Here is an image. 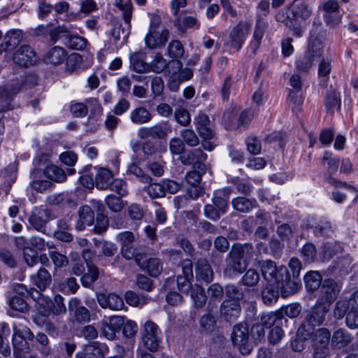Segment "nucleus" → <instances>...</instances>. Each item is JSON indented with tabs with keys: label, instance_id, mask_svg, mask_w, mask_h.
<instances>
[{
	"label": "nucleus",
	"instance_id": "obj_1",
	"mask_svg": "<svg viewBox=\"0 0 358 358\" xmlns=\"http://www.w3.org/2000/svg\"><path fill=\"white\" fill-rule=\"evenodd\" d=\"M312 13L313 9L307 3L296 1L292 2L285 10H280L276 14L275 19L292 30L294 36L301 37L303 35V30L297 22L299 20H306L308 19Z\"/></svg>",
	"mask_w": 358,
	"mask_h": 358
},
{
	"label": "nucleus",
	"instance_id": "obj_2",
	"mask_svg": "<svg viewBox=\"0 0 358 358\" xmlns=\"http://www.w3.org/2000/svg\"><path fill=\"white\" fill-rule=\"evenodd\" d=\"M231 193V189L229 187L215 192L211 203L206 204L203 207L204 216L213 222L218 221L221 216L228 211Z\"/></svg>",
	"mask_w": 358,
	"mask_h": 358
},
{
	"label": "nucleus",
	"instance_id": "obj_3",
	"mask_svg": "<svg viewBox=\"0 0 358 358\" xmlns=\"http://www.w3.org/2000/svg\"><path fill=\"white\" fill-rule=\"evenodd\" d=\"M34 334L27 327H14L13 345L16 358L22 357L34 350Z\"/></svg>",
	"mask_w": 358,
	"mask_h": 358
},
{
	"label": "nucleus",
	"instance_id": "obj_4",
	"mask_svg": "<svg viewBox=\"0 0 358 358\" xmlns=\"http://www.w3.org/2000/svg\"><path fill=\"white\" fill-rule=\"evenodd\" d=\"M250 331L246 324L239 323L235 325L231 333L233 344L237 346L241 354L249 355L252 346L249 342Z\"/></svg>",
	"mask_w": 358,
	"mask_h": 358
},
{
	"label": "nucleus",
	"instance_id": "obj_5",
	"mask_svg": "<svg viewBox=\"0 0 358 358\" xmlns=\"http://www.w3.org/2000/svg\"><path fill=\"white\" fill-rule=\"evenodd\" d=\"M161 331L154 322L148 320L145 322L142 331V341L145 347L152 352L158 350L162 342Z\"/></svg>",
	"mask_w": 358,
	"mask_h": 358
},
{
	"label": "nucleus",
	"instance_id": "obj_6",
	"mask_svg": "<svg viewBox=\"0 0 358 358\" xmlns=\"http://www.w3.org/2000/svg\"><path fill=\"white\" fill-rule=\"evenodd\" d=\"M161 24L160 17L157 15H153L150 20V30L145 36V41L147 46L151 49L155 48L159 45H164L168 41L169 31L166 29H164L158 38H155V34H158L157 29Z\"/></svg>",
	"mask_w": 358,
	"mask_h": 358
},
{
	"label": "nucleus",
	"instance_id": "obj_7",
	"mask_svg": "<svg viewBox=\"0 0 358 358\" xmlns=\"http://www.w3.org/2000/svg\"><path fill=\"white\" fill-rule=\"evenodd\" d=\"M24 80L17 79L8 85L0 86V112L13 109L11 103L14 96L22 90Z\"/></svg>",
	"mask_w": 358,
	"mask_h": 358
},
{
	"label": "nucleus",
	"instance_id": "obj_8",
	"mask_svg": "<svg viewBox=\"0 0 358 358\" xmlns=\"http://www.w3.org/2000/svg\"><path fill=\"white\" fill-rule=\"evenodd\" d=\"M259 267L263 278L268 282H276L280 278L287 276V268L285 266H277L275 262L272 260H263L259 262Z\"/></svg>",
	"mask_w": 358,
	"mask_h": 358
},
{
	"label": "nucleus",
	"instance_id": "obj_9",
	"mask_svg": "<svg viewBox=\"0 0 358 358\" xmlns=\"http://www.w3.org/2000/svg\"><path fill=\"white\" fill-rule=\"evenodd\" d=\"M172 131L169 122H164L156 124L149 127H141L138 130V136L141 139H147L149 138L153 139H166L169 134Z\"/></svg>",
	"mask_w": 358,
	"mask_h": 358
},
{
	"label": "nucleus",
	"instance_id": "obj_10",
	"mask_svg": "<svg viewBox=\"0 0 358 358\" xmlns=\"http://www.w3.org/2000/svg\"><path fill=\"white\" fill-rule=\"evenodd\" d=\"M224 274L229 277L243 273L248 267V262L237 255L231 250L226 258Z\"/></svg>",
	"mask_w": 358,
	"mask_h": 358
},
{
	"label": "nucleus",
	"instance_id": "obj_11",
	"mask_svg": "<svg viewBox=\"0 0 358 358\" xmlns=\"http://www.w3.org/2000/svg\"><path fill=\"white\" fill-rule=\"evenodd\" d=\"M137 265L141 269L154 278L157 277L163 270V264L161 259L150 257L146 253H144L143 256H138Z\"/></svg>",
	"mask_w": 358,
	"mask_h": 358
},
{
	"label": "nucleus",
	"instance_id": "obj_12",
	"mask_svg": "<svg viewBox=\"0 0 358 358\" xmlns=\"http://www.w3.org/2000/svg\"><path fill=\"white\" fill-rule=\"evenodd\" d=\"M250 29V25L246 22H240L235 26L229 34V43L231 47L239 51L249 34Z\"/></svg>",
	"mask_w": 358,
	"mask_h": 358
},
{
	"label": "nucleus",
	"instance_id": "obj_13",
	"mask_svg": "<svg viewBox=\"0 0 358 358\" xmlns=\"http://www.w3.org/2000/svg\"><path fill=\"white\" fill-rule=\"evenodd\" d=\"M320 24L313 22V29L310 30V38L307 52L310 53L315 59H318L323 52L322 40L324 35L319 31Z\"/></svg>",
	"mask_w": 358,
	"mask_h": 358
},
{
	"label": "nucleus",
	"instance_id": "obj_14",
	"mask_svg": "<svg viewBox=\"0 0 358 358\" xmlns=\"http://www.w3.org/2000/svg\"><path fill=\"white\" fill-rule=\"evenodd\" d=\"M322 163L327 162V171L324 174V180L336 187H341L343 186H347L346 182H343L341 180H336L333 178L332 176L337 172L340 160L338 158L333 157L332 155L329 152H325L324 153L322 157Z\"/></svg>",
	"mask_w": 358,
	"mask_h": 358
},
{
	"label": "nucleus",
	"instance_id": "obj_15",
	"mask_svg": "<svg viewBox=\"0 0 358 358\" xmlns=\"http://www.w3.org/2000/svg\"><path fill=\"white\" fill-rule=\"evenodd\" d=\"M341 286L333 279H325L320 290V296L316 303H324L329 306L337 297Z\"/></svg>",
	"mask_w": 358,
	"mask_h": 358
},
{
	"label": "nucleus",
	"instance_id": "obj_16",
	"mask_svg": "<svg viewBox=\"0 0 358 358\" xmlns=\"http://www.w3.org/2000/svg\"><path fill=\"white\" fill-rule=\"evenodd\" d=\"M51 220V211L48 208H36L28 218L29 224L38 231L45 233L47 223Z\"/></svg>",
	"mask_w": 358,
	"mask_h": 358
},
{
	"label": "nucleus",
	"instance_id": "obj_17",
	"mask_svg": "<svg viewBox=\"0 0 358 358\" xmlns=\"http://www.w3.org/2000/svg\"><path fill=\"white\" fill-rule=\"evenodd\" d=\"M13 59L17 64L28 67L37 61V55L34 49L28 45H21L14 53Z\"/></svg>",
	"mask_w": 358,
	"mask_h": 358
},
{
	"label": "nucleus",
	"instance_id": "obj_18",
	"mask_svg": "<svg viewBox=\"0 0 358 358\" xmlns=\"http://www.w3.org/2000/svg\"><path fill=\"white\" fill-rule=\"evenodd\" d=\"M96 299L99 306L104 309L117 311L122 310L124 303L122 297L115 293H97Z\"/></svg>",
	"mask_w": 358,
	"mask_h": 358
},
{
	"label": "nucleus",
	"instance_id": "obj_19",
	"mask_svg": "<svg viewBox=\"0 0 358 358\" xmlns=\"http://www.w3.org/2000/svg\"><path fill=\"white\" fill-rule=\"evenodd\" d=\"M69 310L73 314L75 321L80 324L86 323L90 320L89 310L83 306L77 298H72L69 301Z\"/></svg>",
	"mask_w": 358,
	"mask_h": 358
},
{
	"label": "nucleus",
	"instance_id": "obj_20",
	"mask_svg": "<svg viewBox=\"0 0 358 358\" xmlns=\"http://www.w3.org/2000/svg\"><path fill=\"white\" fill-rule=\"evenodd\" d=\"M240 302L233 300H224L220 306V314L228 322L236 320L241 315Z\"/></svg>",
	"mask_w": 358,
	"mask_h": 358
},
{
	"label": "nucleus",
	"instance_id": "obj_21",
	"mask_svg": "<svg viewBox=\"0 0 358 358\" xmlns=\"http://www.w3.org/2000/svg\"><path fill=\"white\" fill-rule=\"evenodd\" d=\"M275 283L278 290H280L282 298H287L294 294L301 287L300 282L291 280L288 271H287V276L282 277V280L280 278Z\"/></svg>",
	"mask_w": 358,
	"mask_h": 358
},
{
	"label": "nucleus",
	"instance_id": "obj_22",
	"mask_svg": "<svg viewBox=\"0 0 358 358\" xmlns=\"http://www.w3.org/2000/svg\"><path fill=\"white\" fill-rule=\"evenodd\" d=\"M306 226L308 229L313 231V233L317 237H329L333 233L331 222L324 220L310 219L308 220Z\"/></svg>",
	"mask_w": 358,
	"mask_h": 358
},
{
	"label": "nucleus",
	"instance_id": "obj_23",
	"mask_svg": "<svg viewBox=\"0 0 358 358\" xmlns=\"http://www.w3.org/2000/svg\"><path fill=\"white\" fill-rule=\"evenodd\" d=\"M329 310V306L324 303H316L311 311L306 315L305 319L315 327L320 326L324 321L325 315Z\"/></svg>",
	"mask_w": 358,
	"mask_h": 358
},
{
	"label": "nucleus",
	"instance_id": "obj_24",
	"mask_svg": "<svg viewBox=\"0 0 358 358\" xmlns=\"http://www.w3.org/2000/svg\"><path fill=\"white\" fill-rule=\"evenodd\" d=\"M94 221V212L89 206H83L78 210V220L75 227L78 231H83L86 226H90Z\"/></svg>",
	"mask_w": 358,
	"mask_h": 358
},
{
	"label": "nucleus",
	"instance_id": "obj_25",
	"mask_svg": "<svg viewBox=\"0 0 358 358\" xmlns=\"http://www.w3.org/2000/svg\"><path fill=\"white\" fill-rule=\"evenodd\" d=\"M22 33L20 30H10L6 33L0 45V52L13 50L21 42Z\"/></svg>",
	"mask_w": 358,
	"mask_h": 358
},
{
	"label": "nucleus",
	"instance_id": "obj_26",
	"mask_svg": "<svg viewBox=\"0 0 358 358\" xmlns=\"http://www.w3.org/2000/svg\"><path fill=\"white\" fill-rule=\"evenodd\" d=\"M206 159L207 155L199 148L187 150L179 157L180 162L185 166H190L195 162Z\"/></svg>",
	"mask_w": 358,
	"mask_h": 358
},
{
	"label": "nucleus",
	"instance_id": "obj_27",
	"mask_svg": "<svg viewBox=\"0 0 358 358\" xmlns=\"http://www.w3.org/2000/svg\"><path fill=\"white\" fill-rule=\"evenodd\" d=\"M44 176L43 171L39 169H35L31 172V177L32 178L31 187L40 193L51 188L53 185L51 181L43 179Z\"/></svg>",
	"mask_w": 358,
	"mask_h": 358
},
{
	"label": "nucleus",
	"instance_id": "obj_28",
	"mask_svg": "<svg viewBox=\"0 0 358 358\" xmlns=\"http://www.w3.org/2000/svg\"><path fill=\"white\" fill-rule=\"evenodd\" d=\"M31 281L40 291H44L51 284L52 276L46 268L42 267L31 276Z\"/></svg>",
	"mask_w": 358,
	"mask_h": 358
},
{
	"label": "nucleus",
	"instance_id": "obj_29",
	"mask_svg": "<svg viewBox=\"0 0 358 358\" xmlns=\"http://www.w3.org/2000/svg\"><path fill=\"white\" fill-rule=\"evenodd\" d=\"M231 205L236 210L242 213H248L258 206V203L254 198L238 196L232 199Z\"/></svg>",
	"mask_w": 358,
	"mask_h": 358
},
{
	"label": "nucleus",
	"instance_id": "obj_30",
	"mask_svg": "<svg viewBox=\"0 0 358 358\" xmlns=\"http://www.w3.org/2000/svg\"><path fill=\"white\" fill-rule=\"evenodd\" d=\"M196 277L198 280L210 282L213 278V271L208 260L204 258L199 259L196 266Z\"/></svg>",
	"mask_w": 358,
	"mask_h": 358
},
{
	"label": "nucleus",
	"instance_id": "obj_31",
	"mask_svg": "<svg viewBox=\"0 0 358 358\" xmlns=\"http://www.w3.org/2000/svg\"><path fill=\"white\" fill-rule=\"evenodd\" d=\"M67 52L60 46L51 48L44 56V61L47 64L59 65L66 59Z\"/></svg>",
	"mask_w": 358,
	"mask_h": 358
},
{
	"label": "nucleus",
	"instance_id": "obj_32",
	"mask_svg": "<svg viewBox=\"0 0 358 358\" xmlns=\"http://www.w3.org/2000/svg\"><path fill=\"white\" fill-rule=\"evenodd\" d=\"M152 114L149 110L143 106H138L130 112L129 118L135 124H144L152 120Z\"/></svg>",
	"mask_w": 358,
	"mask_h": 358
},
{
	"label": "nucleus",
	"instance_id": "obj_33",
	"mask_svg": "<svg viewBox=\"0 0 358 358\" xmlns=\"http://www.w3.org/2000/svg\"><path fill=\"white\" fill-rule=\"evenodd\" d=\"M231 250L247 262L253 257L255 253V249L250 243H236L232 245Z\"/></svg>",
	"mask_w": 358,
	"mask_h": 358
},
{
	"label": "nucleus",
	"instance_id": "obj_34",
	"mask_svg": "<svg viewBox=\"0 0 358 358\" xmlns=\"http://www.w3.org/2000/svg\"><path fill=\"white\" fill-rule=\"evenodd\" d=\"M34 349L38 350L43 356H48L50 354L52 349L50 345V341L46 334L38 332L36 336L34 335Z\"/></svg>",
	"mask_w": 358,
	"mask_h": 358
},
{
	"label": "nucleus",
	"instance_id": "obj_35",
	"mask_svg": "<svg viewBox=\"0 0 358 358\" xmlns=\"http://www.w3.org/2000/svg\"><path fill=\"white\" fill-rule=\"evenodd\" d=\"M43 174L49 180L56 182H62L66 178L65 171L59 166L53 164L47 165L43 171Z\"/></svg>",
	"mask_w": 358,
	"mask_h": 358
},
{
	"label": "nucleus",
	"instance_id": "obj_36",
	"mask_svg": "<svg viewBox=\"0 0 358 358\" xmlns=\"http://www.w3.org/2000/svg\"><path fill=\"white\" fill-rule=\"evenodd\" d=\"M262 298L264 304L271 306L275 303L279 298V290L271 283H267L262 290Z\"/></svg>",
	"mask_w": 358,
	"mask_h": 358
},
{
	"label": "nucleus",
	"instance_id": "obj_37",
	"mask_svg": "<svg viewBox=\"0 0 358 358\" xmlns=\"http://www.w3.org/2000/svg\"><path fill=\"white\" fill-rule=\"evenodd\" d=\"M304 282L308 291H315L322 284V277L318 271H310L304 276Z\"/></svg>",
	"mask_w": 358,
	"mask_h": 358
},
{
	"label": "nucleus",
	"instance_id": "obj_38",
	"mask_svg": "<svg viewBox=\"0 0 358 358\" xmlns=\"http://www.w3.org/2000/svg\"><path fill=\"white\" fill-rule=\"evenodd\" d=\"M113 180L111 171L107 169L101 168L95 176V184L99 189H107Z\"/></svg>",
	"mask_w": 358,
	"mask_h": 358
},
{
	"label": "nucleus",
	"instance_id": "obj_39",
	"mask_svg": "<svg viewBox=\"0 0 358 358\" xmlns=\"http://www.w3.org/2000/svg\"><path fill=\"white\" fill-rule=\"evenodd\" d=\"M63 43L71 49L82 50L87 46V41L79 36L64 35Z\"/></svg>",
	"mask_w": 358,
	"mask_h": 358
},
{
	"label": "nucleus",
	"instance_id": "obj_40",
	"mask_svg": "<svg viewBox=\"0 0 358 358\" xmlns=\"http://www.w3.org/2000/svg\"><path fill=\"white\" fill-rule=\"evenodd\" d=\"M130 64L132 69L143 73L149 71V64L144 62L143 55L141 52H134L130 55Z\"/></svg>",
	"mask_w": 358,
	"mask_h": 358
},
{
	"label": "nucleus",
	"instance_id": "obj_41",
	"mask_svg": "<svg viewBox=\"0 0 358 358\" xmlns=\"http://www.w3.org/2000/svg\"><path fill=\"white\" fill-rule=\"evenodd\" d=\"M175 24L182 31H185L187 29H198L200 23L197 18L193 16H180L176 19Z\"/></svg>",
	"mask_w": 358,
	"mask_h": 358
},
{
	"label": "nucleus",
	"instance_id": "obj_42",
	"mask_svg": "<svg viewBox=\"0 0 358 358\" xmlns=\"http://www.w3.org/2000/svg\"><path fill=\"white\" fill-rule=\"evenodd\" d=\"M190 296L193 301L194 306L196 308H203L208 299L204 289L198 285L193 287L190 289Z\"/></svg>",
	"mask_w": 358,
	"mask_h": 358
},
{
	"label": "nucleus",
	"instance_id": "obj_43",
	"mask_svg": "<svg viewBox=\"0 0 358 358\" xmlns=\"http://www.w3.org/2000/svg\"><path fill=\"white\" fill-rule=\"evenodd\" d=\"M316 60L310 53L306 52L298 57L296 60L297 71L300 73H307L312 67L314 61Z\"/></svg>",
	"mask_w": 358,
	"mask_h": 358
},
{
	"label": "nucleus",
	"instance_id": "obj_44",
	"mask_svg": "<svg viewBox=\"0 0 358 358\" xmlns=\"http://www.w3.org/2000/svg\"><path fill=\"white\" fill-rule=\"evenodd\" d=\"M124 299L127 304L135 307H142L147 304L150 299L147 296H139L134 292L129 290L124 294Z\"/></svg>",
	"mask_w": 358,
	"mask_h": 358
},
{
	"label": "nucleus",
	"instance_id": "obj_45",
	"mask_svg": "<svg viewBox=\"0 0 358 358\" xmlns=\"http://www.w3.org/2000/svg\"><path fill=\"white\" fill-rule=\"evenodd\" d=\"M260 280L259 273L254 268L248 269L243 275L241 282L248 287L256 286Z\"/></svg>",
	"mask_w": 358,
	"mask_h": 358
},
{
	"label": "nucleus",
	"instance_id": "obj_46",
	"mask_svg": "<svg viewBox=\"0 0 358 358\" xmlns=\"http://www.w3.org/2000/svg\"><path fill=\"white\" fill-rule=\"evenodd\" d=\"M352 340L351 334L344 329L336 330L332 336V343L336 345H340L341 347L346 346L351 343Z\"/></svg>",
	"mask_w": 358,
	"mask_h": 358
},
{
	"label": "nucleus",
	"instance_id": "obj_47",
	"mask_svg": "<svg viewBox=\"0 0 358 358\" xmlns=\"http://www.w3.org/2000/svg\"><path fill=\"white\" fill-rule=\"evenodd\" d=\"M94 243L98 248H100L101 252L106 257H113L117 250L115 243L104 240L94 239Z\"/></svg>",
	"mask_w": 358,
	"mask_h": 358
},
{
	"label": "nucleus",
	"instance_id": "obj_48",
	"mask_svg": "<svg viewBox=\"0 0 358 358\" xmlns=\"http://www.w3.org/2000/svg\"><path fill=\"white\" fill-rule=\"evenodd\" d=\"M120 252L124 258L129 260L134 259L136 264L138 256H143L145 253L138 248L136 243L121 248Z\"/></svg>",
	"mask_w": 358,
	"mask_h": 358
},
{
	"label": "nucleus",
	"instance_id": "obj_49",
	"mask_svg": "<svg viewBox=\"0 0 358 358\" xmlns=\"http://www.w3.org/2000/svg\"><path fill=\"white\" fill-rule=\"evenodd\" d=\"M301 254L305 262L313 263L317 259V251L313 243H308L301 249Z\"/></svg>",
	"mask_w": 358,
	"mask_h": 358
},
{
	"label": "nucleus",
	"instance_id": "obj_50",
	"mask_svg": "<svg viewBox=\"0 0 358 358\" xmlns=\"http://www.w3.org/2000/svg\"><path fill=\"white\" fill-rule=\"evenodd\" d=\"M312 338L313 345H329L331 333L326 328H320L316 330Z\"/></svg>",
	"mask_w": 358,
	"mask_h": 358
},
{
	"label": "nucleus",
	"instance_id": "obj_51",
	"mask_svg": "<svg viewBox=\"0 0 358 358\" xmlns=\"http://www.w3.org/2000/svg\"><path fill=\"white\" fill-rule=\"evenodd\" d=\"M7 301L9 307L14 310L24 313L28 310V303L22 296L15 294L9 297Z\"/></svg>",
	"mask_w": 358,
	"mask_h": 358
},
{
	"label": "nucleus",
	"instance_id": "obj_52",
	"mask_svg": "<svg viewBox=\"0 0 358 358\" xmlns=\"http://www.w3.org/2000/svg\"><path fill=\"white\" fill-rule=\"evenodd\" d=\"M88 272L83 275L81 283L85 287H90L99 277L98 268L94 265L87 267Z\"/></svg>",
	"mask_w": 358,
	"mask_h": 358
},
{
	"label": "nucleus",
	"instance_id": "obj_53",
	"mask_svg": "<svg viewBox=\"0 0 358 358\" xmlns=\"http://www.w3.org/2000/svg\"><path fill=\"white\" fill-rule=\"evenodd\" d=\"M315 326L310 323V321L304 319L303 322L301 324L300 327L297 331V336L299 338H303V339L309 340L313 337L315 331Z\"/></svg>",
	"mask_w": 358,
	"mask_h": 358
},
{
	"label": "nucleus",
	"instance_id": "obj_54",
	"mask_svg": "<svg viewBox=\"0 0 358 358\" xmlns=\"http://www.w3.org/2000/svg\"><path fill=\"white\" fill-rule=\"evenodd\" d=\"M174 119L182 127H188L191 123L189 112L185 108L178 107L174 110Z\"/></svg>",
	"mask_w": 358,
	"mask_h": 358
},
{
	"label": "nucleus",
	"instance_id": "obj_55",
	"mask_svg": "<svg viewBox=\"0 0 358 358\" xmlns=\"http://www.w3.org/2000/svg\"><path fill=\"white\" fill-rule=\"evenodd\" d=\"M185 49L182 43L178 40L172 41L168 45V55L172 59H179L182 57Z\"/></svg>",
	"mask_w": 358,
	"mask_h": 358
},
{
	"label": "nucleus",
	"instance_id": "obj_56",
	"mask_svg": "<svg viewBox=\"0 0 358 358\" xmlns=\"http://www.w3.org/2000/svg\"><path fill=\"white\" fill-rule=\"evenodd\" d=\"M85 351L92 353L95 357H103L108 352V348L103 343L94 341L85 346Z\"/></svg>",
	"mask_w": 358,
	"mask_h": 358
},
{
	"label": "nucleus",
	"instance_id": "obj_57",
	"mask_svg": "<svg viewBox=\"0 0 358 358\" xmlns=\"http://www.w3.org/2000/svg\"><path fill=\"white\" fill-rule=\"evenodd\" d=\"M199 324L202 331H213L216 325V319L215 315L210 313L204 314L200 318Z\"/></svg>",
	"mask_w": 358,
	"mask_h": 358
},
{
	"label": "nucleus",
	"instance_id": "obj_58",
	"mask_svg": "<svg viewBox=\"0 0 358 358\" xmlns=\"http://www.w3.org/2000/svg\"><path fill=\"white\" fill-rule=\"evenodd\" d=\"M146 193L152 199L162 198L165 196L162 180L160 182H150L145 187Z\"/></svg>",
	"mask_w": 358,
	"mask_h": 358
},
{
	"label": "nucleus",
	"instance_id": "obj_59",
	"mask_svg": "<svg viewBox=\"0 0 358 358\" xmlns=\"http://www.w3.org/2000/svg\"><path fill=\"white\" fill-rule=\"evenodd\" d=\"M13 290L16 295L18 294L19 296L24 297L26 296L30 295L34 300L38 299L41 296V293L38 291L34 288H31L29 289L24 284H15L13 286Z\"/></svg>",
	"mask_w": 358,
	"mask_h": 358
},
{
	"label": "nucleus",
	"instance_id": "obj_60",
	"mask_svg": "<svg viewBox=\"0 0 358 358\" xmlns=\"http://www.w3.org/2000/svg\"><path fill=\"white\" fill-rule=\"evenodd\" d=\"M225 300H233L240 302L243 299L244 293L242 288L235 285H227L225 287Z\"/></svg>",
	"mask_w": 358,
	"mask_h": 358
},
{
	"label": "nucleus",
	"instance_id": "obj_61",
	"mask_svg": "<svg viewBox=\"0 0 358 358\" xmlns=\"http://www.w3.org/2000/svg\"><path fill=\"white\" fill-rule=\"evenodd\" d=\"M168 66L167 62L163 58L160 53H157L154 59L149 64V71H152L156 73L164 71Z\"/></svg>",
	"mask_w": 358,
	"mask_h": 358
},
{
	"label": "nucleus",
	"instance_id": "obj_62",
	"mask_svg": "<svg viewBox=\"0 0 358 358\" xmlns=\"http://www.w3.org/2000/svg\"><path fill=\"white\" fill-rule=\"evenodd\" d=\"M180 134L185 145L196 147L199 144V139L194 130L188 129H182Z\"/></svg>",
	"mask_w": 358,
	"mask_h": 358
},
{
	"label": "nucleus",
	"instance_id": "obj_63",
	"mask_svg": "<svg viewBox=\"0 0 358 358\" xmlns=\"http://www.w3.org/2000/svg\"><path fill=\"white\" fill-rule=\"evenodd\" d=\"M341 99L338 93L334 90L328 91L325 98V105L327 110H332L335 108L340 109Z\"/></svg>",
	"mask_w": 358,
	"mask_h": 358
},
{
	"label": "nucleus",
	"instance_id": "obj_64",
	"mask_svg": "<svg viewBox=\"0 0 358 358\" xmlns=\"http://www.w3.org/2000/svg\"><path fill=\"white\" fill-rule=\"evenodd\" d=\"M122 196H117L114 194H110L105 199V203L107 206L113 212H120L124 207V203Z\"/></svg>",
	"mask_w": 358,
	"mask_h": 358
}]
</instances>
